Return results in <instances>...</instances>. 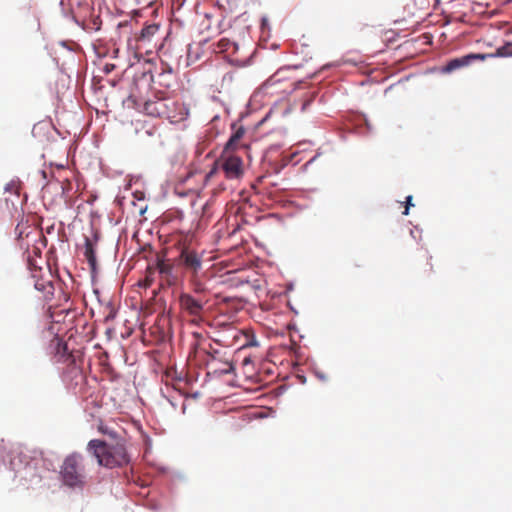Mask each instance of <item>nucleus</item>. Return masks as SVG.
<instances>
[{
	"mask_svg": "<svg viewBox=\"0 0 512 512\" xmlns=\"http://www.w3.org/2000/svg\"><path fill=\"white\" fill-rule=\"evenodd\" d=\"M208 300L202 296H194L190 293H181L179 295V306L181 311L191 317L193 324H200L204 320L205 307Z\"/></svg>",
	"mask_w": 512,
	"mask_h": 512,
	"instance_id": "7ed1b4c3",
	"label": "nucleus"
},
{
	"mask_svg": "<svg viewBox=\"0 0 512 512\" xmlns=\"http://www.w3.org/2000/svg\"><path fill=\"white\" fill-rule=\"evenodd\" d=\"M201 275L202 274L196 276H188V281L192 287V290L198 295H201L206 291V287L201 281Z\"/></svg>",
	"mask_w": 512,
	"mask_h": 512,
	"instance_id": "4468645a",
	"label": "nucleus"
},
{
	"mask_svg": "<svg viewBox=\"0 0 512 512\" xmlns=\"http://www.w3.org/2000/svg\"><path fill=\"white\" fill-rule=\"evenodd\" d=\"M97 429L101 434L108 436L111 439L110 442H116L117 440H125L123 437L119 435L117 430H115L108 424L104 423L102 420L98 422Z\"/></svg>",
	"mask_w": 512,
	"mask_h": 512,
	"instance_id": "9b49d317",
	"label": "nucleus"
},
{
	"mask_svg": "<svg viewBox=\"0 0 512 512\" xmlns=\"http://www.w3.org/2000/svg\"><path fill=\"white\" fill-rule=\"evenodd\" d=\"M159 30V26L157 24H150L145 26L138 37V40L145 41L150 40L152 36H154Z\"/></svg>",
	"mask_w": 512,
	"mask_h": 512,
	"instance_id": "2eb2a0df",
	"label": "nucleus"
},
{
	"mask_svg": "<svg viewBox=\"0 0 512 512\" xmlns=\"http://www.w3.org/2000/svg\"><path fill=\"white\" fill-rule=\"evenodd\" d=\"M222 168L227 178L237 179L243 174L242 160L236 156L226 158Z\"/></svg>",
	"mask_w": 512,
	"mask_h": 512,
	"instance_id": "6e6552de",
	"label": "nucleus"
},
{
	"mask_svg": "<svg viewBox=\"0 0 512 512\" xmlns=\"http://www.w3.org/2000/svg\"><path fill=\"white\" fill-rule=\"evenodd\" d=\"M193 335H194L195 337H197V338L201 337V335H200L199 333H194Z\"/></svg>",
	"mask_w": 512,
	"mask_h": 512,
	"instance_id": "4be33fe9",
	"label": "nucleus"
},
{
	"mask_svg": "<svg viewBox=\"0 0 512 512\" xmlns=\"http://www.w3.org/2000/svg\"><path fill=\"white\" fill-rule=\"evenodd\" d=\"M217 46H218L220 52H226L229 50L230 46H234V44H232L228 39H221L218 42Z\"/></svg>",
	"mask_w": 512,
	"mask_h": 512,
	"instance_id": "f3484780",
	"label": "nucleus"
},
{
	"mask_svg": "<svg viewBox=\"0 0 512 512\" xmlns=\"http://www.w3.org/2000/svg\"><path fill=\"white\" fill-rule=\"evenodd\" d=\"M84 257L89 263L92 270L96 268V252L92 241L89 238H85Z\"/></svg>",
	"mask_w": 512,
	"mask_h": 512,
	"instance_id": "f8f14e48",
	"label": "nucleus"
},
{
	"mask_svg": "<svg viewBox=\"0 0 512 512\" xmlns=\"http://www.w3.org/2000/svg\"><path fill=\"white\" fill-rule=\"evenodd\" d=\"M157 269L160 274L170 275L173 270V265L163 259L157 261Z\"/></svg>",
	"mask_w": 512,
	"mask_h": 512,
	"instance_id": "dca6fc26",
	"label": "nucleus"
},
{
	"mask_svg": "<svg viewBox=\"0 0 512 512\" xmlns=\"http://www.w3.org/2000/svg\"><path fill=\"white\" fill-rule=\"evenodd\" d=\"M177 264L182 268L187 276L202 274V255L190 247L184 246L181 248L180 254L177 258Z\"/></svg>",
	"mask_w": 512,
	"mask_h": 512,
	"instance_id": "20e7f679",
	"label": "nucleus"
},
{
	"mask_svg": "<svg viewBox=\"0 0 512 512\" xmlns=\"http://www.w3.org/2000/svg\"><path fill=\"white\" fill-rule=\"evenodd\" d=\"M483 56H486V59L495 57H512V42H507L498 47L494 53H486L483 54Z\"/></svg>",
	"mask_w": 512,
	"mask_h": 512,
	"instance_id": "ddd939ff",
	"label": "nucleus"
},
{
	"mask_svg": "<svg viewBox=\"0 0 512 512\" xmlns=\"http://www.w3.org/2000/svg\"><path fill=\"white\" fill-rule=\"evenodd\" d=\"M16 231L18 232V237H19V238H23L24 230H22V229H21V226H20V225H17V227H16Z\"/></svg>",
	"mask_w": 512,
	"mask_h": 512,
	"instance_id": "412c9836",
	"label": "nucleus"
},
{
	"mask_svg": "<svg viewBox=\"0 0 512 512\" xmlns=\"http://www.w3.org/2000/svg\"><path fill=\"white\" fill-rule=\"evenodd\" d=\"M51 345L55 350V358L57 362H67L69 365H73L71 368V372L75 374V376H81V371L78 367L75 366V356L73 353L68 352L67 343L63 342L59 338H54L52 340Z\"/></svg>",
	"mask_w": 512,
	"mask_h": 512,
	"instance_id": "423d86ee",
	"label": "nucleus"
},
{
	"mask_svg": "<svg viewBox=\"0 0 512 512\" xmlns=\"http://www.w3.org/2000/svg\"><path fill=\"white\" fill-rule=\"evenodd\" d=\"M475 60L484 61L486 60V56H483L482 53H471L459 58L451 59L443 67H441V72L444 74H449L453 71L470 65Z\"/></svg>",
	"mask_w": 512,
	"mask_h": 512,
	"instance_id": "0eeeda50",
	"label": "nucleus"
},
{
	"mask_svg": "<svg viewBox=\"0 0 512 512\" xmlns=\"http://www.w3.org/2000/svg\"><path fill=\"white\" fill-rule=\"evenodd\" d=\"M115 68V65L114 64H105V66L103 67V71L106 73V74H109L111 73Z\"/></svg>",
	"mask_w": 512,
	"mask_h": 512,
	"instance_id": "aec40b11",
	"label": "nucleus"
},
{
	"mask_svg": "<svg viewBox=\"0 0 512 512\" xmlns=\"http://www.w3.org/2000/svg\"><path fill=\"white\" fill-rule=\"evenodd\" d=\"M167 104L164 100L158 99V100H149L146 101L144 104V112L147 115L153 116V117H167L170 118L171 116L167 113Z\"/></svg>",
	"mask_w": 512,
	"mask_h": 512,
	"instance_id": "1a4fd4ad",
	"label": "nucleus"
},
{
	"mask_svg": "<svg viewBox=\"0 0 512 512\" xmlns=\"http://www.w3.org/2000/svg\"><path fill=\"white\" fill-rule=\"evenodd\" d=\"M87 451L96 458L100 466L109 469L123 467L130 462L125 440L108 442L92 439L87 444Z\"/></svg>",
	"mask_w": 512,
	"mask_h": 512,
	"instance_id": "f257e3e1",
	"label": "nucleus"
},
{
	"mask_svg": "<svg viewBox=\"0 0 512 512\" xmlns=\"http://www.w3.org/2000/svg\"><path fill=\"white\" fill-rule=\"evenodd\" d=\"M405 203H406V206H405V210H404L403 214L404 215H408L409 207L413 206V204H412V196L411 195L406 197V202Z\"/></svg>",
	"mask_w": 512,
	"mask_h": 512,
	"instance_id": "6ab92c4d",
	"label": "nucleus"
},
{
	"mask_svg": "<svg viewBox=\"0 0 512 512\" xmlns=\"http://www.w3.org/2000/svg\"><path fill=\"white\" fill-rule=\"evenodd\" d=\"M207 354L208 359L206 360V366L208 368V374L221 376L224 374L232 373L234 371V365L230 360H222L218 357L219 351H214L213 353Z\"/></svg>",
	"mask_w": 512,
	"mask_h": 512,
	"instance_id": "39448f33",
	"label": "nucleus"
},
{
	"mask_svg": "<svg viewBox=\"0 0 512 512\" xmlns=\"http://www.w3.org/2000/svg\"><path fill=\"white\" fill-rule=\"evenodd\" d=\"M85 461V457L78 452H73L65 457L60 467V477L64 485L79 489L86 485Z\"/></svg>",
	"mask_w": 512,
	"mask_h": 512,
	"instance_id": "f03ea898",
	"label": "nucleus"
},
{
	"mask_svg": "<svg viewBox=\"0 0 512 512\" xmlns=\"http://www.w3.org/2000/svg\"><path fill=\"white\" fill-rule=\"evenodd\" d=\"M35 288L38 290H45L46 288H48V293H51V290L53 289V285L51 282H47L46 284L37 282L35 284Z\"/></svg>",
	"mask_w": 512,
	"mask_h": 512,
	"instance_id": "a211bd4d",
	"label": "nucleus"
},
{
	"mask_svg": "<svg viewBox=\"0 0 512 512\" xmlns=\"http://www.w3.org/2000/svg\"><path fill=\"white\" fill-rule=\"evenodd\" d=\"M232 128L234 131L225 145L226 151H235L238 149L240 147V141L246 132L242 126L236 127V125L233 124Z\"/></svg>",
	"mask_w": 512,
	"mask_h": 512,
	"instance_id": "9d476101",
	"label": "nucleus"
}]
</instances>
